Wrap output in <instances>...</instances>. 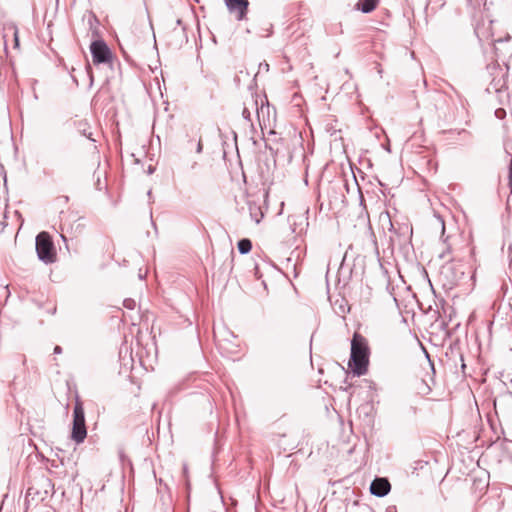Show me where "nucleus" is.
I'll return each mask as SVG.
<instances>
[{
    "instance_id": "20e7f679",
    "label": "nucleus",
    "mask_w": 512,
    "mask_h": 512,
    "mask_svg": "<svg viewBox=\"0 0 512 512\" xmlns=\"http://www.w3.org/2000/svg\"><path fill=\"white\" fill-rule=\"evenodd\" d=\"M92 53L93 63H110L112 60V52L102 40L92 42L90 46Z\"/></svg>"
},
{
    "instance_id": "f03ea898",
    "label": "nucleus",
    "mask_w": 512,
    "mask_h": 512,
    "mask_svg": "<svg viewBox=\"0 0 512 512\" xmlns=\"http://www.w3.org/2000/svg\"><path fill=\"white\" fill-rule=\"evenodd\" d=\"M36 253L45 264H53L57 261V250L48 232L42 231L37 235Z\"/></svg>"
},
{
    "instance_id": "1a4fd4ad",
    "label": "nucleus",
    "mask_w": 512,
    "mask_h": 512,
    "mask_svg": "<svg viewBox=\"0 0 512 512\" xmlns=\"http://www.w3.org/2000/svg\"><path fill=\"white\" fill-rule=\"evenodd\" d=\"M252 249V243L249 239H241L238 242V250L241 254H247Z\"/></svg>"
},
{
    "instance_id": "9d476101",
    "label": "nucleus",
    "mask_w": 512,
    "mask_h": 512,
    "mask_svg": "<svg viewBox=\"0 0 512 512\" xmlns=\"http://www.w3.org/2000/svg\"><path fill=\"white\" fill-rule=\"evenodd\" d=\"M87 123L83 120L78 121L79 131L86 137L91 138V133L87 130Z\"/></svg>"
},
{
    "instance_id": "6e6552de",
    "label": "nucleus",
    "mask_w": 512,
    "mask_h": 512,
    "mask_svg": "<svg viewBox=\"0 0 512 512\" xmlns=\"http://www.w3.org/2000/svg\"><path fill=\"white\" fill-rule=\"evenodd\" d=\"M415 390L417 394L421 396L428 395L431 392V388L424 381H419L415 384Z\"/></svg>"
},
{
    "instance_id": "0eeeda50",
    "label": "nucleus",
    "mask_w": 512,
    "mask_h": 512,
    "mask_svg": "<svg viewBox=\"0 0 512 512\" xmlns=\"http://www.w3.org/2000/svg\"><path fill=\"white\" fill-rule=\"evenodd\" d=\"M378 2L379 0H358L356 7L364 13H370L376 9Z\"/></svg>"
},
{
    "instance_id": "7ed1b4c3",
    "label": "nucleus",
    "mask_w": 512,
    "mask_h": 512,
    "mask_svg": "<svg viewBox=\"0 0 512 512\" xmlns=\"http://www.w3.org/2000/svg\"><path fill=\"white\" fill-rule=\"evenodd\" d=\"M87 436V430L85 425V414L83 403L79 396H76L75 405L73 409V424L71 438L76 443H82Z\"/></svg>"
},
{
    "instance_id": "9b49d317",
    "label": "nucleus",
    "mask_w": 512,
    "mask_h": 512,
    "mask_svg": "<svg viewBox=\"0 0 512 512\" xmlns=\"http://www.w3.org/2000/svg\"><path fill=\"white\" fill-rule=\"evenodd\" d=\"M13 36H14V47L19 48V32L17 27L13 26Z\"/></svg>"
},
{
    "instance_id": "f257e3e1",
    "label": "nucleus",
    "mask_w": 512,
    "mask_h": 512,
    "mask_svg": "<svg viewBox=\"0 0 512 512\" xmlns=\"http://www.w3.org/2000/svg\"><path fill=\"white\" fill-rule=\"evenodd\" d=\"M370 348L367 339L355 332L351 340V355L348 366L356 376L365 375L368 372Z\"/></svg>"
},
{
    "instance_id": "f8f14e48",
    "label": "nucleus",
    "mask_w": 512,
    "mask_h": 512,
    "mask_svg": "<svg viewBox=\"0 0 512 512\" xmlns=\"http://www.w3.org/2000/svg\"><path fill=\"white\" fill-rule=\"evenodd\" d=\"M509 189H510V195L508 196V199H507V208L509 210H511L512 209V186L509 187Z\"/></svg>"
},
{
    "instance_id": "39448f33",
    "label": "nucleus",
    "mask_w": 512,
    "mask_h": 512,
    "mask_svg": "<svg viewBox=\"0 0 512 512\" xmlns=\"http://www.w3.org/2000/svg\"><path fill=\"white\" fill-rule=\"evenodd\" d=\"M226 5L231 13L236 14L237 20H243L245 18L248 0H225Z\"/></svg>"
},
{
    "instance_id": "423d86ee",
    "label": "nucleus",
    "mask_w": 512,
    "mask_h": 512,
    "mask_svg": "<svg viewBox=\"0 0 512 512\" xmlns=\"http://www.w3.org/2000/svg\"><path fill=\"white\" fill-rule=\"evenodd\" d=\"M390 489V482L386 478H376L372 481L370 486V492L378 497L387 495Z\"/></svg>"
},
{
    "instance_id": "ddd939ff",
    "label": "nucleus",
    "mask_w": 512,
    "mask_h": 512,
    "mask_svg": "<svg viewBox=\"0 0 512 512\" xmlns=\"http://www.w3.org/2000/svg\"><path fill=\"white\" fill-rule=\"evenodd\" d=\"M61 352H62V349H61V347H60V346H56V347L54 348V353H56V354H60Z\"/></svg>"
}]
</instances>
